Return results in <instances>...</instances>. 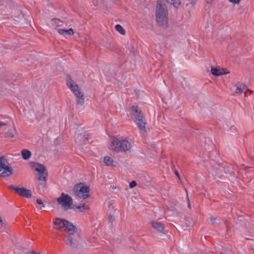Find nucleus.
<instances>
[{"instance_id":"1","label":"nucleus","mask_w":254,"mask_h":254,"mask_svg":"<svg viewBox=\"0 0 254 254\" xmlns=\"http://www.w3.org/2000/svg\"><path fill=\"white\" fill-rule=\"evenodd\" d=\"M66 83L67 87L75 96L77 104L80 106H83L84 104V95L82 93L78 85L71 79L69 75L66 76Z\"/></svg>"},{"instance_id":"2","label":"nucleus","mask_w":254,"mask_h":254,"mask_svg":"<svg viewBox=\"0 0 254 254\" xmlns=\"http://www.w3.org/2000/svg\"><path fill=\"white\" fill-rule=\"evenodd\" d=\"M131 114L135 119V123L141 131L146 132V125L147 123L144 118L141 111L137 106L131 107Z\"/></svg>"},{"instance_id":"3","label":"nucleus","mask_w":254,"mask_h":254,"mask_svg":"<svg viewBox=\"0 0 254 254\" xmlns=\"http://www.w3.org/2000/svg\"><path fill=\"white\" fill-rule=\"evenodd\" d=\"M131 147L130 142L126 140H119L115 137L111 139V148L117 152H126Z\"/></svg>"},{"instance_id":"4","label":"nucleus","mask_w":254,"mask_h":254,"mask_svg":"<svg viewBox=\"0 0 254 254\" xmlns=\"http://www.w3.org/2000/svg\"><path fill=\"white\" fill-rule=\"evenodd\" d=\"M13 169L4 156L0 157V177H6L11 176Z\"/></svg>"},{"instance_id":"5","label":"nucleus","mask_w":254,"mask_h":254,"mask_svg":"<svg viewBox=\"0 0 254 254\" xmlns=\"http://www.w3.org/2000/svg\"><path fill=\"white\" fill-rule=\"evenodd\" d=\"M31 167L34 169L35 171L38 172V178L40 181H45L48 176V173L46 167L43 164L32 162L31 163Z\"/></svg>"},{"instance_id":"6","label":"nucleus","mask_w":254,"mask_h":254,"mask_svg":"<svg viewBox=\"0 0 254 254\" xmlns=\"http://www.w3.org/2000/svg\"><path fill=\"white\" fill-rule=\"evenodd\" d=\"M58 203L61 205L64 210H67L71 208L72 204V199L67 194L63 192L60 197L57 199Z\"/></svg>"},{"instance_id":"7","label":"nucleus","mask_w":254,"mask_h":254,"mask_svg":"<svg viewBox=\"0 0 254 254\" xmlns=\"http://www.w3.org/2000/svg\"><path fill=\"white\" fill-rule=\"evenodd\" d=\"M90 188L88 186H83L79 184L74 190L75 194L79 198L86 199L89 197Z\"/></svg>"},{"instance_id":"8","label":"nucleus","mask_w":254,"mask_h":254,"mask_svg":"<svg viewBox=\"0 0 254 254\" xmlns=\"http://www.w3.org/2000/svg\"><path fill=\"white\" fill-rule=\"evenodd\" d=\"M8 188L14 190L19 196L29 198L32 197V194L31 190L25 189L24 188H19L14 185H10Z\"/></svg>"},{"instance_id":"9","label":"nucleus","mask_w":254,"mask_h":254,"mask_svg":"<svg viewBox=\"0 0 254 254\" xmlns=\"http://www.w3.org/2000/svg\"><path fill=\"white\" fill-rule=\"evenodd\" d=\"M168 12L165 4L158 3L156 9V17H168Z\"/></svg>"},{"instance_id":"10","label":"nucleus","mask_w":254,"mask_h":254,"mask_svg":"<svg viewBox=\"0 0 254 254\" xmlns=\"http://www.w3.org/2000/svg\"><path fill=\"white\" fill-rule=\"evenodd\" d=\"M67 221L60 218H56L53 222L55 228L59 230H64Z\"/></svg>"},{"instance_id":"11","label":"nucleus","mask_w":254,"mask_h":254,"mask_svg":"<svg viewBox=\"0 0 254 254\" xmlns=\"http://www.w3.org/2000/svg\"><path fill=\"white\" fill-rule=\"evenodd\" d=\"M156 21L157 25L163 29H166L168 27V17H161L158 16L156 17Z\"/></svg>"},{"instance_id":"12","label":"nucleus","mask_w":254,"mask_h":254,"mask_svg":"<svg viewBox=\"0 0 254 254\" xmlns=\"http://www.w3.org/2000/svg\"><path fill=\"white\" fill-rule=\"evenodd\" d=\"M211 71L212 74L215 76L225 75L230 73L229 70L226 68H218L213 66L211 68Z\"/></svg>"},{"instance_id":"13","label":"nucleus","mask_w":254,"mask_h":254,"mask_svg":"<svg viewBox=\"0 0 254 254\" xmlns=\"http://www.w3.org/2000/svg\"><path fill=\"white\" fill-rule=\"evenodd\" d=\"M64 241L66 245L70 246L71 249H75L77 247L79 243L77 241L73 240L71 236H67Z\"/></svg>"},{"instance_id":"14","label":"nucleus","mask_w":254,"mask_h":254,"mask_svg":"<svg viewBox=\"0 0 254 254\" xmlns=\"http://www.w3.org/2000/svg\"><path fill=\"white\" fill-rule=\"evenodd\" d=\"M64 231H67L69 235H73L76 232V228L71 222L67 221Z\"/></svg>"},{"instance_id":"15","label":"nucleus","mask_w":254,"mask_h":254,"mask_svg":"<svg viewBox=\"0 0 254 254\" xmlns=\"http://www.w3.org/2000/svg\"><path fill=\"white\" fill-rule=\"evenodd\" d=\"M152 227L158 231L164 233V225L160 222L153 221L151 223Z\"/></svg>"},{"instance_id":"16","label":"nucleus","mask_w":254,"mask_h":254,"mask_svg":"<svg viewBox=\"0 0 254 254\" xmlns=\"http://www.w3.org/2000/svg\"><path fill=\"white\" fill-rule=\"evenodd\" d=\"M236 87L235 93L237 94H241L244 90L247 89V85L241 83H238L236 85Z\"/></svg>"},{"instance_id":"17","label":"nucleus","mask_w":254,"mask_h":254,"mask_svg":"<svg viewBox=\"0 0 254 254\" xmlns=\"http://www.w3.org/2000/svg\"><path fill=\"white\" fill-rule=\"evenodd\" d=\"M104 162L108 166H116L117 164V162H115L109 156H105L104 157Z\"/></svg>"},{"instance_id":"18","label":"nucleus","mask_w":254,"mask_h":254,"mask_svg":"<svg viewBox=\"0 0 254 254\" xmlns=\"http://www.w3.org/2000/svg\"><path fill=\"white\" fill-rule=\"evenodd\" d=\"M58 32L61 35H67L71 36L74 34L73 30L72 28H69L68 30L59 29H58Z\"/></svg>"},{"instance_id":"19","label":"nucleus","mask_w":254,"mask_h":254,"mask_svg":"<svg viewBox=\"0 0 254 254\" xmlns=\"http://www.w3.org/2000/svg\"><path fill=\"white\" fill-rule=\"evenodd\" d=\"M31 152L27 149H23L21 151V155L23 159L27 160L31 156Z\"/></svg>"},{"instance_id":"20","label":"nucleus","mask_w":254,"mask_h":254,"mask_svg":"<svg viewBox=\"0 0 254 254\" xmlns=\"http://www.w3.org/2000/svg\"><path fill=\"white\" fill-rule=\"evenodd\" d=\"M168 3L173 5L175 7L178 8L181 4L180 0H165Z\"/></svg>"},{"instance_id":"21","label":"nucleus","mask_w":254,"mask_h":254,"mask_svg":"<svg viewBox=\"0 0 254 254\" xmlns=\"http://www.w3.org/2000/svg\"><path fill=\"white\" fill-rule=\"evenodd\" d=\"M15 133V130L14 128H9L6 132V136L10 138H13Z\"/></svg>"},{"instance_id":"22","label":"nucleus","mask_w":254,"mask_h":254,"mask_svg":"<svg viewBox=\"0 0 254 254\" xmlns=\"http://www.w3.org/2000/svg\"><path fill=\"white\" fill-rule=\"evenodd\" d=\"M115 29L121 34H122L123 35H124L125 34V33H126L125 30H124V29L123 28V27L121 25H120L119 24H117L115 26Z\"/></svg>"},{"instance_id":"23","label":"nucleus","mask_w":254,"mask_h":254,"mask_svg":"<svg viewBox=\"0 0 254 254\" xmlns=\"http://www.w3.org/2000/svg\"><path fill=\"white\" fill-rule=\"evenodd\" d=\"M76 208L78 209L80 211L82 212L83 210H87L89 207L85 204H80L78 206H76Z\"/></svg>"},{"instance_id":"24","label":"nucleus","mask_w":254,"mask_h":254,"mask_svg":"<svg viewBox=\"0 0 254 254\" xmlns=\"http://www.w3.org/2000/svg\"><path fill=\"white\" fill-rule=\"evenodd\" d=\"M197 0H186L187 1L185 2L186 6H188L190 5L191 7H193Z\"/></svg>"},{"instance_id":"25","label":"nucleus","mask_w":254,"mask_h":254,"mask_svg":"<svg viewBox=\"0 0 254 254\" xmlns=\"http://www.w3.org/2000/svg\"><path fill=\"white\" fill-rule=\"evenodd\" d=\"M53 22H54L55 23V24L58 26H60L62 25V24L63 23L62 21H61V20H60L59 19H53Z\"/></svg>"},{"instance_id":"26","label":"nucleus","mask_w":254,"mask_h":254,"mask_svg":"<svg viewBox=\"0 0 254 254\" xmlns=\"http://www.w3.org/2000/svg\"><path fill=\"white\" fill-rule=\"evenodd\" d=\"M136 182L134 181H131L130 183H129V187L130 188H133L134 187H135L136 186Z\"/></svg>"},{"instance_id":"27","label":"nucleus","mask_w":254,"mask_h":254,"mask_svg":"<svg viewBox=\"0 0 254 254\" xmlns=\"http://www.w3.org/2000/svg\"><path fill=\"white\" fill-rule=\"evenodd\" d=\"M216 218L214 217H211L210 218V222H211V223L213 225L216 224Z\"/></svg>"},{"instance_id":"28","label":"nucleus","mask_w":254,"mask_h":254,"mask_svg":"<svg viewBox=\"0 0 254 254\" xmlns=\"http://www.w3.org/2000/svg\"><path fill=\"white\" fill-rule=\"evenodd\" d=\"M36 202L39 204H42L43 207H45V204L43 203L42 201L40 199H37Z\"/></svg>"},{"instance_id":"29","label":"nucleus","mask_w":254,"mask_h":254,"mask_svg":"<svg viewBox=\"0 0 254 254\" xmlns=\"http://www.w3.org/2000/svg\"><path fill=\"white\" fill-rule=\"evenodd\" d=\"M230 2L238 4L239 3L241 0H229Z\"/></svg>"},{"instance_id":"30","label":"nucleus","mask_w":254,"mask_h":254,"mask_svg":"<svg viewBox=\"0 0 254 254\" xmlns=\"http://www.w3.org/2000/svg\"><path fill=\"white\" fill-rule=\"evenodd\" d=\"M109 220L110 222H112L114 220V218L112 215H110L109 216Z\"/></svg>"},{"instance_id":"31","label":"nucleus","mask_w":254,"mask_h":254,"mask_svg":"<svg viewBox=\"0 0 254 254\" xmlns=\"http://www.w3.org/2000/svg\"><path fill=\"white\" fill-rule=\"evenodd\" d=\"M89 135H84L83 136V140H86L88 139Z\"/></svg>"},{"instance_id":"32","label":"nucleus","mask_w":254,"mask_h":254,"mask_svg":"<svg viewBox=\"0 0 254 254\" xmlns=\"http://www.w3.org/2000/svg\"><path fill=\"white\" fill-rule=\"evenodd\" d=\"M175 174L179 178V179L180 180V176H179V173H178V172L177 170L175 171Z\"/></svg>"},{"instance_id":"33","label":"nucleus","mask_w":254,"mask_h":254,"mask_svg":"<svg viewBox=\"0 0 254 254\" xmlns=\"http://www.w3.org/2000/svg\"><path fill=\"white\" fill-rule=\"evenodd\" d=\"M130 53H131L133 55H134L135 54V49L134 48H132L131 50H130Z\"/></svg>"},{"instance_id":"34","label":"nucleus","mask_w":254,"mask_h":254,"mask_svg":"<svg viewBox=\"0 0 254 254\" xmlns=\"http://www.w3.org/2000/svg\"><path fill=\"white\" fill-rule=\"evenodd\" d=\"M187 199H188V207L189 208H190V202L189 201V197H188V195H187Z\"/></svg>"},{"instance_id":"35","label":"nucleus","mask_w":254,"mask_h":254,"mask_svg":"<svg viewBox=\"0 0 254 254\" xmlns=\"http://www.w3.org/2000/svg\"><path fill=\"white\" fill-rule=\"evenodd\" d=\"M5 123H3L1 122H0V127H1V126H5Z\"/></svg>"},{"instance_id":"36","label":"nucleus","mask_w":254,"mask_h":254,"mask_svg":"<svg viewBox=\"0 0 254 254\" xmlns=\"http://www.w3.org/2000/svg\"><path fill=\"white\" fill-rule=\"evenodd\" d=\"M37 253L35 252H33V251H32V252H30L29 254H37Z\"/></svg>"},{"instance_id":"37","label":"nucleus","mask_w":254,"mask_h":254,"mask_svg":"<svg viewBox=\"0 0 254 254\" xmlns=\"http://www.w3.org/2000/svg\"><path fill=\"white\" fill-rule=\"evenodd\" d=\"M247 89V90H248V91L250 93V94H252V93H253V91H252V90H250V89H248L247 88V89Z\"/></svg>"},{"instance_id":"38","label":"nucleus","mask_w":254,"mask_h":254,"mask_svg":"<svg viewBox=\"0 0 254 254\" xmlns=\"http://www.w3.org/2000/svg\"><path fill=\"white\" fill-rule=\"evenodd\" d=\"M112 189H116V187H115V186H113V187H112Z\"/></svg>"},{"instance_id":"39","label":"nucleus","mask_w":254,"mask_h":254,"mask_svg":"<svg viewBox=\"0 0 254 254\" xmlns=\"http://www.w3.org/2000/svg\"><path fill=\"white\" fill-rule=\"evenodd\" d=\"M245 97H246V96H247V94H246V92L245 93Z\"/></svg>"}]
</instances>
